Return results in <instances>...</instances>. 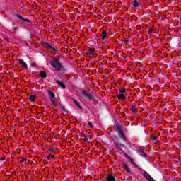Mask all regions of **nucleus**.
I'll return each mask as SVG.
<instances>
[{
  "label": "nucleus",
  "mask_w": 181,
  "mask_h": 181,
  "mask_svg": "<svg viewBox=\"0 0 181 181\" xmlns=\"http://www.w3.org/2000/svg\"><path fill=\"white\" fill-rule=\"evenodd\" d=\"M51 64L57 71H60V70H62V64L57 59H52L51 61Z\"/></svg>",
  "instance_id": "nucleus-1"
},
{
  "label": "nucleus",
  "mask_w": 181,
  "mask_h": 181,
  "mask_svg": "<svg viewBox=\"0 0 181 181\" xmlns=\"http://www.w3.org/2000/svg\"><path fill=\"white\" fill-rule=\"evenodd\" d=\"M81 94L82 95H83L84 97H86V98H88V100H94V97H93V95H91V94H90V93L86 91V90H81Z\"/></svg>",
  "instance_id": "nucleus-2"
},
{
  "label": "nucleus",
  "mask_w": 181,
  "mask_h": 181,
  "mask_svg": "<svg viewBox=\"0 0 181 181\" xmlns=\"http://www.w3.org/2000/svg\"><path fill=\"white\" fill-rule=\"evenodd\" d=\"M144 177H146V179H147V180L148 181H155V180H153L152 178V177L151 176V175H149V173H148V172L144 171Z\"/></svg>",
  "instance_id": "nucleus-3"
},
{
  "label": "nucleus",
  "mask_w": 181,
  "mask_h": 181,
  "mask_svg": "<svg viewBox=\"0 0 181 181\" xmlns=\"http://www.w3.org/2000/svg\"><path fill=\"white\" fill-rule=\"evenodd\" d=\"M18 63L23 67V69H28V64H26V62H25V61L23 59H18Z\"/></svg>",
  "instance_id": "nucleus-4"
},
{
  "label": "nucleus",
  "mask_w": 181,
  "mask_h": 181,
  "mask_svg": "<svg viewBox=\"0 0 181 181\" xmlns=\"http://www.w3.org/2000/svg\"><path fill=\"white\" fill-rule=\"evenodd\" d=\"M100 36L103 40H104V39H107L108 37V35H107V31L103 30Z\"/></svg>",
  "instance_id": "nucleus-5"
},
{
  "label": "nucleus",
  "mask_w": 181,
  "mask_h": 181,
  "mask_svg": "<svg viewBox=\"0 0 181 181\" xmlns=\"http://www.w3.org/2000/svg\"><path fill=\"white\" fill-rule=\"evenodd\" d=\"M47 94H48V95H49V100H53V99L56 98L54 93H53V92H52V90H48Z\"/></svg>",
  "instance_id": "nucleus-6"
},
{
  "label": "nucleus",
  "mask_w": 181,
  "mask_h": 181,
  "mask_svg": "<svg viewBox=\"0 0 181 181\" xmlns=\"http://www.w3.org/2000/svg\"><path fill=\"white\" fill-rule=\"evenodd\" d=\"M131 111L132 112H136L138 111V108L136 107V105L135 104H132L131 107Z\"/></svg>",
  "instance_id": "nucleus-7"
},
{
  "label": "nucleus",
  "mask_w": 181,
  "mask_h": 181,
  "mask_svg": "<svg viewBox=\"0 0 181 181\" xmlns=\"http://www.w3.org/2000/svg\"><path fill=\"white\" fill-rule=\"evenodd\" d=\"M40 76L42 78H46V77H47V74L46 72H45V71H40Z\"/></svg>",
  "instance_id": "nucleus-8"
},
{
  "label": "nucleus",
  "mask_w": 181,
  "mask_h": 181,
  "mask_svg": "<svg viewBox=\"0 0 181 181\" xmlns=\"http://www.w3.org/2000/svg\"><path fill=\"white\" fill-rule=\"evenodd\" d=\"M107 181H116L115 177L112 176V175H107Z\"/></svg>",
  "instance_id": "nucleus-9"
},
{
  "label": "nucleus",
  "mask_w": 181,
  "mask_h": 181,
  "mask_svg": "<svg viewBox=\"0 0 181 181\" xmlns=\"http://www.w3.org/2000/svg\"><path fill=\"white\" fill-rule=\"evenodd\" d=\"M16 17L18 18V19H19V21H23L24 22H30V20L25 19L22 16H21L19 15H17Z\"/></svg>",
  "instance_id": "nucleus-10"
},
{
  "label": "nucleus",
  "mask_w": 181,
  "mask_h": 181,
  "mask_svg": "<svg viewBox=\"0 0 181 181\" xmlns=\"http://www.w3.org/2000/svg\"><path fill=\"white\" fill-rule=\"evenodd\" d=\"M57 85L60 86V87H62V88H66V85H64V83H63L61 81H57Z\"/></svg>",
  "instance_id": "nucleus-11"
},
{
  "label": "nucleus",
  "mask_w": 181,
  "mask_h": 181,
  "mask_svg": "<svg viewBox=\"0 0 181 181\" xmlns=\"http://www.w3.org/2000/svg\"><path fill=\"white\" fill-rule=\"evenodd\" d=\"M119 136L121 138V139H123V141H125V136L124 135V132L122 130H120L119 132Z\"/></svg>",
  "instance_id": "nucleus-12"
},
{
  "label": "nucleus",
  "mask_w": 181,
  "mask_h": 181,
  "mask_svg": "<svg viewBox=\"0 0 181 181\" xmlns=\"http://www.w3.org/2000/svg\"><path fill=\"white\" fill-rule=\"evenodd\" d=\"M50 101L54 107H57V103H56V98L54 99H50Z\"/></svg>",
  "instance_id": "nucleus-13"
},
{
  "label": "nucleus",
  "mask_w": 181,
  "mask_h": 181,
  "mask_svg": "<svg viewBox=\"0 0 181 181\" xmlns=\"http://www.w3.org/2000/svg\"><path fill=\"white\" fill-rule=\"evenodd\" d=\"M117 98H119V100H125V95L121 93L117 95Z\"/></svg>",
  "instance_id": "nucleus-14"
},
{
  "label": "nucleus",
  "mask_w": 181,
  "mask_h": 181,
  "mask_svg": "<svg viewBox=\"0 0 181 181\" xmlns=\"http://www.w3.org/2000/svg\"><path fill=\"white\" fill-rule=\"evenodd\" d=\"M29 100H31L33 101V103H35V101H36V96L33 95H31L29 97Z\"/></svg>",
  "instance_id": "nucleus-15"
},
{
  "label": "nucleus",
  "mask_w": 181,
  "mask_h": 181,
  "mask_svg": "<svg viewBox=\"0 0 181 181\" xmlns=\"http://www.w3.org/2000/svg\"><path fill=\"white\" fill-rule=\"evenodd\" d=\"M133 6H134V8H138L139 6V3L138 2V1L135 0L133 2Z\"/></svg>",
  "instance_id": "nucleus-16"
},
{
  "label": "nucleus",
  "mask_w": 181,
  "mask_h": 181,
  "mask_svg": "<svg viewBox=\"0 0 181 181\" xmlns=\"http://www.w3.org/2000/svg\"><path fill=\"white\" fill-rule=\"evenodd\" d=\"M95 48H90L88 54H93V53H95Z\"/></svg>",
  "instance_id": "nucleus-17"
},
{
  "label": "nucleus",
  "mask_w": 181,
  "mask_h": 181,
  "mask_svg": "<svg viewBox=\"0 0 181 181\" xmlns=\"http://www.w3.org/2000/svg\"><path fill=\"white\" fill-rule=\"evenodd\" d=\"M123 168L124 170H127V172H129V168H128V165L126 163H123Z\"/></svg>",
  "instance_id": "nucleus-18"
},
{
  "label": "nucleus",
  "mask_w": 181,
  "mask_h": 181,
  "mask_svg": "<svg viewBox=\"0 0 181 181\" xmlns=\"http://www.w3.org/2000/svg\"><path fill=\"white\" fill-rule=\"evenodd\" d=\"M73 101H74V104H76V105L77 107H78L80 108V110H81V106L80 105V103H78L77 102V100H73Z\"/></svg>",
  "instance_id": "nucleus-19"
},
{
  "label": "nucleus",
  "mask_w": 181,
  "mask_h": 181,
  "mask_svg": "<svg viewBox=\"0 0 181 181\" xmlns=\"http://www.w3.org/2000/svg\"><path fill=\"white\" fill-rule=\"evenodd\" d=\"M50 158H54V155H48L47 156V159L49 160V159H50Z\"/></svg>",
  "instance_id": "nucleus-20"
},
{
  "label": "nucleus",
  "mask_w": 181,
  "mask_h": 181,
  "mask_svg": "<svg viewBox=\"0 0 181 181\" xmlns=\"http://www.w3.org/2000/svg\"><path fill=\"white\" fill-rule=\"evenodd\" d=\"M88 128H93V124H91L90 122H88Z\"/></svg>",
  "instance_id": "nucleus-21"
},
{
  "label": "nucleus",
  "mask_w": 181,
  "mask_h": 181,
  "mask_svg": "<svg viewBox=\"0 0 181 181\" xmlns=\"http://www.w3.org/2000/svg\"><path fill=\"white\" fill-rule=\"evenodd\" d=\"M117 131H118V132H121V131H122V129H121V127L118 126L117 128H116Z\"/></svg>",
  "instance_id": "nucleus-22"
},
{
  "label": "nucleus",
  "mask_w": 181,
  "mask_h": 181,
  "mask_svg": "<svg viewBox=\"0 0 181 181\" xmlns=\"http://www.w3.org/2000/svg\"><path fill=\"white\" fill-rule=\"evenodd\" d=\"M129 162L132 163V165H135V163H134V160L132 158H129Z\"/></svg>",
  "instance_id": "nucleus-23"
},
{
  "label": "nucleus",
  "mask_w": 181,
  "mask_h": 181,
  "mask_svg": "<svg viewBox=\"0 0 181 181\" xmlns=\"http://www.w3.org/2000/svg\"><path fill=\"white\" fill-rule=\"evenodd\" d=\"M125 91H127V90L125 88H122L119 90L120 93H125Z\"/></svg>",
  "instance_id": "nucleus-24"
},
{
  "label": "nucleus",
  "mask_w": 181,
  "mask_h": 181,
  "mask_svg": "<svg viewBox=\"0 0 181 181\" xmlns=\"http://www.w3.org/2000/svg\"><path fill=\"white\" fill-rule=\"evenodd\" d=\"M151 139L153 140V141H156V136H151Z\"/></svg>",
  "instance_id": "nucleus-25"
},
{
  "label": "nucleus",
  "mask_w": 181,
  "mask_h": 181,
  "mask_svg": "<svg viewBox=\"0 0 181 181\" xmlns=\"http://www.w3.org/2000/svg\"><path fill=\"white\" fill-rule=\"evenodd\" d=\"M28 160V158H23L21 161H20V163H23V162H26Z\"/></svg>",
  "instance_id": "nucleus-26"
}]
</instances>
